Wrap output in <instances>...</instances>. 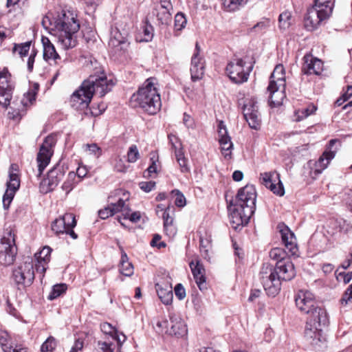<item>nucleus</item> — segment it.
I'll use <instances>...</instances> for the list:
<instances>
[{"label":"nucleus","instance_id":"nucleus-1","mask_svg":"<svg viewBox=\"0 0 352 352\" xmlns=\"http://www.w3.org/2000/svg\"><path fill=\"white\" fill-rule=\"evenodd\" d=\"M41 24L45 29L54 32L57 43L63 50L72 49L77 45L76 34L80 24L73 12L63 10L55 16L47 14L43 17Z\"/></svg>","mask_w":352,"mask_h":352},{"label":"nucleus","instance_id":"nucleus-2","mask_svg":"<svg viewBox=\"0 0 352 352\" xmlns=\"http://www.w3.org/2000/svg\"><path fill=\"white\" fill-rule=\"evenodd\" d=\"M115 82L106 76H90L71 96V105L76 109L88 107L94 94L103 97L113 87Z\"/></svg>","mask_w":352,"mask_h":352},{"label":"nucleus","instance_id":"nucleus-3","mask_svg":"<svg viewBox=\"0 0 352 352\" xmlns=\"http://www.w3.org/2000/svg\"><path fill=\"white\" fill-rule=\"evenodd\" d=\"M256 193L254 186L247 185L238 191L234 204L228 206L232 228L239 229L248 224L256 209Z\"/></svg>","mask_w":352,"mask_h":352},{"label":"nucleus","instance_id":"nucleus-4","mask_svg":"<svg viewBox=\"0 0 352 352\" xmlns=\"http://www.w3.org/2000/svg\"><path fill=\"white\" fill-rule=\"evenodd\" d=\"M156 79L148 78L131 96V102L134 107H140L150 115L156 114L161 109V97L156 87Z\"/></svg>","mask_w":352,"mask_h":352},{"label":"nucleus","instance_id":"nucleus-5","mask_svg":"<svg viewBox=\"0 0 352 352\" xmlns=\"http://www.w3.org/2000/svg\"><path fill=\"white\" fill-rule=\"evenodd\" d=\"M333 4L331 0H314V5L307 10L305 16L306 28L312 31L327 19L332 13Z\"/></svg>","mask_w":352,"mask_h":352},{"label":"nucleus","instance_id":"nucleus-6","mask_svg":"<svg viewBox=\"0 0 352 352\" xmlns=\"http://www.w3.org/2000/svg\"><path fill=\"white\" fill-rule=\"evenodd\" d=\"M285 75L283 65L275 67L271 74L267 91L270 93L269 100L273 107L280 106L283 104L285 95Z\"/></svg>","mask_w":352,"mask_h":352},{"label":"nucleus","instance_id":"nucleus-7","mask_svg":"<svg viewBox=\"0 0 352 352\" xmlns=\"http://www.w3.org/2000/svg\"><path fill=\"white\" fill-rule=\"evenodd\" d=\"M279 229L283 243L285 245V250L279 248H275L270 252V256L272 259L280 261V259H287L285 255L297 256L298 248L296 244V239L294 234L285 224H279Z\"/></svg>","mask_w":352,"mask_h":352},{"label":"nucleus","instance_id":"nucleus-8","mask_svg":"<svg viewBox=\"0 0 352 352\" xmlns=\"http://www.w3.org/2000/svg\"><path fill=\"white\" fill-rule=\"evenodd\" d=\"M327 322V314L326 311H319L315 314L314 318H308L305 332L304 338L305 341L313 346H318L324 340L322 324L325 325Z\"/></svg>","mask_w":352,"mask_h":352},{"label":"nucleus","instance_id":"nucleus-9","mask_svg":"<svg viewBox=\"0 0 352 352\" xmlns=\"http://www.w3.org/2000/svg\"><path fill=\"white\" fill-rule=\"evenodd\" d=\"M252 68L253 64L252 63L247 65L245 60L235 57L228 63L226 72L232 82L241 84L248 80Z\"/></svg>","mask_w":352,"mask_h":352},{"label":"nucleus","instance_id":"nucleus-10","mask_svg":"<svg viewBox=\"0 0 352 352\" xmlns=\"http://www.w3.org/2000/svg\"><path fill=\"white\" fill-rule=\"evenodd\" d=\"M258 277L268 296L274 297L278 294L281 283L277 277L276 271L273 265L264 263L261 268Z\"/></svg>","mask_w":352,"mask_h":352},{"label":"nucleus","instance_id":"nucleus-11","mask_svg":"<svg viewBox=\"0 0 352 352\" xmlns=\"http://www.w3.org/2000/svg\"><path fill=\"white\" fill-rule=\"evenodd\" d=\"M169 320H159L156 323L157 331L170 336L183 337L187 333V327L182 318L177 314L169 313Z\"/></svg>","mask_w":352,"mask_h":352},{"label":"nucleus","instance_id":"nucleus-12","mask_svg":"<svg viewBox=\"0 0 352 352\" xmlns=\"http://www.w3.org/2000/svg\"><path fill=\"white\" fill-rule=\"evenodd\" d=\"M17 249L15 235L12 230H6L0 240V264L8 266L13 263Z\"/></svg>","mask_w":352,"mask_h":352},{"label":"nucleus","instance_id":"nucleus-13","mask_svg":"<svg viewBox=\"0 0 352 352\" xmlns=\"http://www.w3.org/2000/svg\"><path fill=\"white\" fill-rule=\"evenodd\" d=\"M295 302L297 308L308 314L309 318H314L319 311H325L318 305L314 295L309 291L300 290L295 296Z\"/></svg>","mask_w":352,"mask_h":352},{"label":"nucleus","instance_id":"nucleus-14","mask_svg":"<svg viewBox=\"0 0 352 352\" xmlns=\"http://www.w3.org/2000/svg\"><path fill=\"white\" fill-rule=\"evenodd\" d=\"M56 135L51 134L47 136L41 144L37 154L36 162L38 164V177H40L45 168L49 164L54 153L53 148L56 143Z\"/></svg>","mask_w":352,"mask_h":352},{"label":"nucleus","instance_id":"nucleus-15","mask_svg":"<svg viewBox=\"0 0 352 352\" xmlns=\"http://www.w3.org/2000/svg\"><path fill=\"white\" fill-rule=\"evenodd\" d=\"M12 278L17 285L30 286L34 279V265L30 257L19 264L12 272Z\"/></svg>","mask_w":352,"mask_h":352},{"label":"nucleus","instance_id":"nucleus-16","mask_svg":"<svg viewBox=\"0 0 352 352\" xmlns=\"http://www.w3.org/2000/svg\"><path fill=\"white\" fill-rule=\"evenodd\" d=\"M14 88L11 74L4 69L0 72V104L3 107L7 108L10 104Z\"/></svg>","mask_w":352,"mask_h":352},{"label":"nucleus","instance_id":"nucleus-17","mask_svg":"<svg viewBox=\"0 0 352 352\" xmlns=\"http://www.w3.org/2000/svg\"><path fill=\"white\" fill-rule=\"evenodd\" d=\"M64 175L63 168L59 166H56L50 169L47 173V177L40 183L41 192L45 194L54 190L63 179Z\"/></svg>","mask_w":352,"mask_h":352},{"label":"nucleus","instance_id":"nucleus-18","mask_svg":"<svg viewBox=\"0 0 352 352\" xmlns=\"http://www.w3.org/2000/svg\"><path fill=\"white\" fill-rule=\"evenodd\" d=\"M260 180L262 184L278 196L285 193L283 185L280 179L279 174L275 171L261 173Z\"/></svg>","mask_w":352,"mask_h":352},{"label":"nucleus","instance_id":"nucleus-19","mask_svg":"<svg viewBox=\"0 0 352 352\" xmlns=\"http://www.w3.org/2000/svg\"><path fill=\"white\" fill-rule=\"evenodd\" d=\"M243 116L250 128L258 130L260 129L261 120L256 102L251 99L243 105Z\"/></svg>","mask_w":352,"mask_h":352},{"label":"nucleus","instance_id":"nucleus-20","mask_svg":"<svg viewBox=\"0 0 352 352\" xmlns=\"http://www.w3.org/2000/svg\"><path fill=\"white\" fill-rule=\"evenodd\" d=\"M218 135L222 155L225 159H231L233 143L231 140V138L228 135L227 128L223 121L219 122Z\"/></svg>","mask_w":352,"mask_h":352},{"label":"nucleus","instance_id":"nucleus-21","mask_svg":"<svg viewBox=\"0 0 352 352\" xmlns=\"http://www.w3.org/2000/svg\"><path fill=\"white\" fill-rule=\"evenodd\" d=\"M274 270L280 283L281 280L287 281L293 279L296 274L294 265L289 258L277 261Z\"/></svg>","mask_w":352,"mask_h":352},{"label":"nucleus","instance_id":"nucleus-22","mask_svg":"<svg viewBox=\"0 0 352 352\" xmlns=\"http://www.w3.org/2000/svg\"><path fill=\"white\" fill-rule=\"evenodd\" d=\"M200 47L198 43L195 45V52L191 58L190 74L193 81L201 80L204 74V60L199 55Z\"/></svg>","mask_w":352,"mask_h":352},{"label":"nucleus","instance_id":"nucleus-23","mask_svg":"<svg viewBox=\"0 0 352 352\" xmlns=\"http://www.w3.org/2000/svg\"><path fill=\"white\" fill-rule=\"evenodd\" d=\"M76 221L72 213H66L56 219L52 223V230L56 234H64L67 229L74 228Z\"/></svg>","mask_w":352,"mask_h":352},{"label":"nucleus","instance_id":"nucleus-24","mask_svg":"<svg viewBox=\"0 0 352 352\" xmlns=\"http://www.w3.org/2000/svg\"><path fill=\"white\" fill-rule=\"evenodd\" d=\"M323 69V63L311 54H305L303 57L302 72L307 75H319Z\"/></svg>","mask_w":352,"mask_h":352},{"label":"nucleus","instance_id":"nucleus-25","mask_svg":"<svg viewBox=\"0 0 352 352\" xmlns=\"http://www.w3.org/2000/svg\"><path fill=\"white\" fill-rule=\"evenodd\" d=\"M51 252V248L45 246L39 252L36 253L34 255L36 260V263L35 264L36 270L38 273L41 274L43 277L48 267Z\"/></svg>","mask_w":352,"mask_h":352},{"label":"nucleus","instance_id":"nucleus-26","mask_svg":"<svg viewBox=\"0 0 352 352\" xmlns=\"http://www.w3.org/2000/svg\"><path fill=\"white\" fill-rule=\"evenodd\" d=\"M41 42L43 47V58L46 61H53L54 65H58L61 58L57 53L54 45L50 40L46 37L43 36Z\"/></svg>","mask_w":352,"mask_h":352},{"label":"nucleus","instance_id":"nucleus-27","mask_svg":"<svg viewBox=\"0 0 352 352\" xmlns=\"http://www.w3.org/2000/svg\"><path fill=\"white\" fill-rule=\"evenodd\" d=\"M195 282L200 290L206 289L205 269L199 261H191L189 264Z\"/></svg>","mask_w":352,"mask_h":352},{"label":"nucleus","instance_id":"nucleus-28","mask_svg":"<svg viewBox=\"0 0 352 352\" xmlns=\"http://www.w3.org/2000/svg\"><path fill=\"white\" fill-rule=\"evenodd\" d=\"M109 45L114 49L116 52L124 50L128 46L125 35L121 33L117 28L111 30Z\"/></svg>","mask_w":352,"mask_h":352},{"label":"nucleus","instance_id":"nucleus-29","mask_svg":"<svg viewBox=\"0 0 352 352\" xmlns=\"http://www.w3.org/2000/svg\"><path fill=\"white\" fill-rule=\"evenodd\" d=\"M39 85L37 83H34L33 86V89L29 90L26 94H25L23 96V98L21 100V106L16 107V109L19 111H24L25 109L30 105H32L33 102L36 100V96L37 94V91H38ZM15 106H17V104H15V102H13L12 103ZM13 109H15V107H13Z\"/></svg>","mask_w":352,"mask_h":352},{"label":"nucleus","instance_id":"nucleus-30","mask_svg":"<svg viewBox=\"0 0 352 352\" xmlns=\"http://www.w3.org/2000/svg\"><path fill=\"white\" fill-rule=\"evenodd\" d=\"M222 9L228 12H234L245 7L248 0H220Z\"/></svg>","mask_w":352,"mask_h":352},{"label":"nucleus","instance_id":"nucleus-31","mask_svg":"<svg viewBox=\"0 0 352 352\" xmlns=\"http://www.w3.org/2000/svg\"><path fill=\"white\" fill-rule=\"evenodd\" d=\"M157 296L164 305H170L172 302L173 294L171 286L163 287L160 284L155 285Z\"/></svg>","mask_w":352,"mask_h":352},{"label":"nucleus","instance_id":"nucleus-32","mask_svg":"<svg viewBox=\"0 0 352 352\" xmlns=\"http://www.w3.org/2000/svg\"><path fill=\"white\" fill-rule=\"evenodd\" d=\"M121 214L124 219H129L132 223H137L141 219V213L139 211H135L131 213V209L125 201L122 199L121 201Z\"/></svg>","mask_w":352,"mask_h":352},{"label":"nucleus","instance_id":"nucleus-33","mask_svg":"<svg viewBox=\"0 0 352 352\" xmlns=\"http://www.w3.org/2000/svg\"><path fill=\"white\" fill-rule=\"evenodd\" d=\"M335 155L334 151H325L316 164V166L318 168L316 170V172L318 173H322V171L327 167L329 162L334 158Z\"/></svg>","mask_w":352,"mask_h":352},{"label":"nucleus","instance_id":"nucleus-34","mask_svg":"<svg viewBox=\"0 0 352 352\" xmlns=\"http://www.w3.org/2000/svg\"><path fill=\"white\" fill-rule=\"evenodd\" d=\"M122 199H119L117 203L111 204L108 207L99 210L98 215L102 219H105L113 215L115 213L121 212V201Z\"/></svg>","mask_w":352,"mask_h":352},{"label":"nucleus","instance_id":"nucleus-35","mask_svg":"<svg viewBox=\"0 0 352 352\" xmlns=\"http://www.w3.org/2000/svg\"><path fill=\"white\" fill-rule=\"evenodd\" d=\"M317 108L313 104L309 105L306 108L296 110L295 111V121L300 122L302 120L307 118L309 116L314 114Z\"/></svg>","mask_w":352,"mask_h":352},{"label":"nucleus","instance_id":"nucleus-36","mask_svg":"<svg viewBox=\"0 0 352 352\" xmlns=\"http://www.w3.org/2000/svg\"><path fill=\"white\" fill-rule=\"evenodd\" d=\"M0 345L3 352H10L14 348L10 336L7 332L0 333Z\"/></svg>","mask_w":352,"mask_h":352},{"label":"nucleus","instance_id":"nucleus-37","mask_svg":"<svg viewBox=\"0 0 352 352\" xmlns=\"http://www.w3.org/2000/svg\"><path fill=\"white\" fill-rule=\"evenodd\" d=\"M158 21L162 25H168L171 21V14L169 10L164 8H155Z\"/></svg>","mask_w":352,"mask_h":352},{"label":"nucleus","instance_id":"nucleus-38","mask_svg":"<svg viewBox=\"0 0 352 352\" xmlns=\"http://www.w3.org/2000/svg\"><path fill=\"white\" fill-rule=\"evenodd\" d=\"M67 289V286L65 283L56 284L53 286L47 298L52 300L64 294Z\"/></svg>","mask_w":352,"mask_h":352},{"label":"nucleus","instance_id":"nucleus-39","mask_svg":"<svg viewBox=\"0 0 352 352\" xmlns=\"http://www.w3.org/2000/svg\"><path fill=\"white\" fill-rule=\"evenodd\" d=\"M115 349L114 342L109 340L98 341L97 352H113Z\"/></svg>","mask_w":352,"mask_h":352},{"label":"nucleus","instance_id":"nucleus-40","mask_svg":"<svg viewBox=\"0 0 352 352\" xmlns=\"http://www.w3.org/2000/svg\"><path fill=\"white\" fill-rule=\"evenodd\" d=\"M127 162L129 163H135L138 161V160L140 157V154L139 153L138 148L136 145L132 144L129 148L127 151Z\"/></svg>","mask_w":352,"mask_h":352},{"label":"nucleus","instance_id":"nucleus-41","mask_svg":"<svg viewBox=\"0 0 352 352\" xmlns=\"http://www.w3.org/2000/svg\"><path fill=\"white\" fill-rule=\"evenodd\" d=\"M20 186V180L16 173H10V180L7 183V189L16 191Z\"/></svg>","mask_w":352,"mask_h":352},{"label":"nucleus","instance_id":"nucleus-42","mask_svg":"<svg viewBox=\"0 0 352 352\" xmlns=\"http://www.w3.org/2000/svg\"><path fill=\"white\" fill-rule=\"evenodd\" d=\"M168 138L171 145V148L174 151L175 154H176L177 152L183 151L182 144L178 137L175 135L170 134L168 135Z\"/></svg>","mask_w":352,"mask_h":352},{"label":"nucleus","instance_id":"nucleus-43","mask_svg":"<svg viewBox=\"0 0 352 352\" xmlns=\"http://www.w3.org/2000/svg\"><path fill=\"white\" fill-rule=\"evenodd\" d=\"M176 160L179 165V167L181 168V171L182 173H187L189 172L190 168L188 166L187 164V160L184 157V152H177L176 154H175Z\"/></svg>","mask_w":352,"mask_h":352},{"label":"nucleus","instance_id":"nucleus-44","mask_svg":"<svg viewBox=\"0 0 352 352\" xmlns=\"http://www.w3.org/2000/svg\"><path fill=\"white\" fill-rule=\"evenodd\" d=\"M56 346V341L54 338L50 336L41 345V352H52Z\"/></svg>","mask_w":352,"mask_h":352},{"label":"nucleus","instance_id":"nucleus-45","mask_svg":"<svg viewBox=\"0 0 352 352\" xmlns=\"http://www.w3.org/2000/svg\"><path fill=\"white\" fill-rule=\"evenodd\" d=\"M113 168L117 172L124 173L127 169L124 160L119 155H116L113 160Z\"/></svg>","mask_w":352,"mask_h":352},{"label":"nucleus","instance_id":"nucleus-46","mask_svg":"<svg viewBox=\"0 0 352 352\" xmlns=\"http://www.w3.org/2000/svg\"><path fill=\"white\" fill-rule=\"evenodd\" d=\"M168 209L169 208L165 210L162 215L164 226L166 232L170 229V232L173 234L175 232L174 228H173V219L169 215Z\"/></svg>","mask_w":352,"mask_h":352},{"label":"nucleus","instance_id":"nucleus-47","mask_svg":"<svg viewBox=\"0 0 352 352\" xmlns=\"http://www.w3.org/2000/svg\"><path fill=\"white\" fill-rule=\"evenodd\" d=\"M31 45V41H27L24 43L15 45L13 51L19 52V54L21 57L25 56L28 54L30 51Z\"/></svg>","mask_w":352,"mask_h":352},{"label":"nucleus","instance_id":"nucleus-48","mask_svg":"<svg viewBox=\"0 0 352 352\" xmlns=\"http://www.w3.org/2000/svg\"><path fill=\"white\" fill-rule=\"evenodd\" d=\"M199 243L200 251L202 253V255L206 258L208 256V251L210 248V239L208 238H204V236H200Z\"/></svg>","mask_w":352,"mask_h":352},{"label":"nucleus","instance_id":"nucleus-49","mask_svg":"<svg viewBox=\"0 0 352 352\" xmlns=\"http://www.w3.org/2000/svg\"><path fill=\"white\" fill-rule=\"evenodd\" d=\"M120 272L126 276H131L133 274V266L130 262L120 263Z\"/></svg>","mask_w":352,"mask_h":352},{"label":"nucleus","instance_id":"nucleus-50","mask_svg":"<svg viewBox=\"0 0 352 352\" xmlns=\"http://www.w3.org/2000/svg\"><path fill=\"white\" fill-rule=\"evenodd\" d=\"M74 177L75 175L73 173H69L67 180L63 184L62 188L63 190L66 191L67 193L69 192L74 186Z\"/></svg>","mask_w":352,"mask_h":352},{"label":"nucleus","instance_id":"nucleus-51","mask_svg":"<svg viewBox=\"0 0 352 352\" xmlns=\"http://www.w3.org/2000/svg\"><path fill=\"white\" fill-rule=\"evenodd\" d=\"M290 18L291 14L288 12L280 14L278 18L280 27L283 29L288 28L290 25Z\"/></svg>","mask_w":352,"mask_h":352},{"label":"nucleus","instance_id":"nucleus-52","mask_svg":"<svg viewBox=\"0 0 352 352\" xmlns=\"http://www.w3.org/2000/svg\"><path fill=\"white\" fill-rule=\"evenodd\" d=\"M186 23V19L184 14L182 13H177L175 16V27L177 30H180L184 28Z\"/></svg>","mask_w":352,"mask_h":352},{"label":"nucleus","instance_id":"nucleus-53","mask_svg":"<svg viewBox=\"0 0 352 352\" xmlns=\"http://www.w3.org/2000/svg\"><path fill=\"white\" fill-rule=\"evenodd\" d=\"M172 194H173L176 197L175 204L177 206L184 207L186 205V198L179 190H173L172 191Z\"/></svg>","mask_w":352,"mask_h":352},{"label":"nucleus","instance_id":"nucleus-54","mask_svg":"<svg viewBox=\"0 0 352 352\" xmlns=\"http://www.w3.org/2000/svg\"><path fill=\"white\" fill-rule=\"evenodd\" d=\"M340 303L342 305H346L349 303H352V284L344 292L342 298L340 299Z\"/></svg>","mask_w":352,"mask_h":352},{"label":"nucleus","instance_id":"nucleus-55","mask_svg":"<svg viewBox=\"0 0 352 352\" xmlns=\"http://www.w3.org/2000/svg\"><path fill=\"white\" fill-rule=\"evenodd\" d=\"M140 188L146 192H151L153 189H154L155 186V182L149 181V182H142L139 184Z\"/></svg>","mask_w":352,"mask_h":352},{"label":"nucleus","instance_id":"nucleus-56","mask_svg":"<svg viewBox=\"0 0 352 352\" xmlns=\"http://www.w3.org/2000/svg\"><path fill=\"white\" fill-rule=\"evenodd\" d=\"M175 294L179 300H183L186 297V290L181 283L176 285Z\"/></svg>","mask_w":352,"mask_h":352},{"label":"nucleus","instance_id":"nucleus-57","mask_svg":"<svg viewBox=\"0 0 352 352\" xmlns=\"http://www.w3.org/2000/svg\"><path fill=\"white\" fill-rule=\"evenodd\" d=\"M337 279L339 281L342 280L344 284H347L352 279V272L348 273L340 272L337 275Z\"/></svg>","mask_w":352,"mask_h":352},{"label":"nucleus","instance_id":"nucleus-58","mask_svg":"<svg viewBox=\"0 0 352 352\" xmlns=\"http://www.w3.org/2000/svg\"><path fill=\"white\" fill-rule=\"evenodd\" d=\"M89 152L90 154L95 155L98 157L101 155V150L100 147L97 146L96 144H87L86 145Z\"/></svg>","mask_w":352,"mask_h":352},{"label":"nucleus","instance_id":"nucleus-59","mask_svg":"<svg viewBox=\"0 0 352 352\" xmlns=\"http://www.w3.org/2000/svg\"><path fill=\"white\" fill-rule=\"evenodd\" d=\"M161 239V236L155 234L153 236V239L151 241V245L152 247H157L158 248H164L166 243L164 242H159Z\"/></svg>","mask_w":352,"mask_h":352},{"label":"nucleus","instance_id":"nucleus-60","mask_svg":"<svg viewBox=\"0 0 352 352\" xmlns=\"http://www.w3.org/2000/svg\"><path fill=\"white\" fill-rule=\"evenodd\" d=\"M83 347V340L80 339H77L75 340L74 344L72 346L69 352H82Z\"/></svg>","mask_w":352,"mask_h":352},{"label":"nucleus","instance_id":"nucleus-61","mask_svg":"<svg viewBox=\"0 0 352 352\" xmlns=\"http://www.w3.org/2000/svg\"><path fill=\"white\" fill-rule=\"evenodd\" d=\"M183 123L188 129L189 128L192 129L194 127L195 123H194L193 118L190 115L187 114L186 113H184Z\"/></svg>","mask_w":352,"mask_h":352},{"label":"nucleus","instance_id":"nucleus-62","mask_svg":"<svg viewBox=\"0 0 352 352\" xmlns=\"http://www.w3.org/2000/svg\"><path fill=\"white\" fill-rule=\"evenodd\" d=\"M101 330L106 334H111L114 331L113 327L109 323L104 322L100 325Z\"/></svg>","mask_w":352,"mask_h":352},{"label":"nucleus","instance_id":"nucleus-63","mask_svg":"<svg viewBox=\"0 0 352 352\" xmlns=\"http://www.w3.org/2000/svg\"><path fill=\"white\" fill-rule=\"evenodd\" d=\"M155 8H164V10H168L170 11V10L172 8V6L169 0H161L160 3L157 5Z\"/></svg>","mask_w":352,"mask_h":352},{"label":"nucleus","instance_id":"nucleus-64","mask_svg":"<svg viewBox=\"0 0 352 352\" xmlns=\"http://www.w3.org/2000/svg\"><path fill=\"white\" fill-rule=\"evenodd\" d=\"M152 163L148 167L146 171L148 173V177H151L152 173H157V164L156 161L153 159V157L151 158Z\"/></svg>","mask_w":352,"mask_h":352}]
</instances>
